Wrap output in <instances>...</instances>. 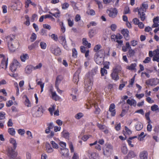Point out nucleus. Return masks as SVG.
I'll return each instance as SVG.
<instances>
[{
  "label": "nucleus",
  "instance_id": "nucleus-1",
  "mask_svg": "<svg viewBox=\"0 0 159 159\" xmlns=\"http://www.w3.org/2000/svg\"><path fill=\"white\" fill-rule=\"evenodd\" d=\"M103 102V98H100L98 96L94 97V99L89 102V104H86L87 108H89V104L93 105L94 106L95 109V110L94 111L95 113L98 114L100 113L101 110L98 107V106H100L101 107H103L102 103Z\"/></svg>",
  "mask_w": 159,
  "mask_h": 159
},
{
  "label": "nucleus",
  "instance_id": "nucleus-2",
  "mask_svg": "<svg viewBox=\"0 0 159 159\" xmlns=\"http://www.w3.org/2000/svg\"><path fill=\"white\" fill-rule=\"evenodd\" d=\"M15 39L14 35L11 34L7 36L6 38V41L8 43V48L10 51L13 52L15 51L16 49L19 47V44L18 41L16 42L15 45L13 44L12 42Z\"/></svg>",
  "mask_w": 159,
  "mask_h": 159
},
{
  "label": "nucleus",
  "instance_id": "nucleus-3",
  "mask_svg": "<svg viewBox=\"0 0 159 159\" xmlns=\"http://www.w3.org/2000/svg\"><path fill=\"white\" fill-rule=\"evenodd\" d=\"M105 55V52L103 49L100 50L95 54L94 59L95 61L97 64L99 65H101L102 64L104 61Z\"/></svg>",
  "mask_w": 159,
  "mask_h": 159
},
{
  "label": "nucleus",
  "instance_id": "nucleus-4",
  "mask_svg": "<svg viewBox=\"0 0 159 159\" xmlns=\"http://www.w3.org/2000/svg\"><path fill=\"white\" fill-rule=\"evenodd\" d=\"M148 8V5L146 2L143 3L138 10V13L139 15L140 18L142 21H143L145 19L146 16L144 12L146 11V10Z\"/></svg>",
  "mask_w": 159,
  "mask_h": 159
},
{
  "label": "nucleus",
  "instance_id": "nucleus-5",
  "mask_svg": "<svg viewBox=\"0 0 159 159\" xmlns=\"http://www.w3.org/2000/svg\"><path fill=\"white\" fill-rule=\"evenodd\" d=\"M93 80L88 79L85 82L84 91L86 93L89 92L92 89L93 84Z\"/></svg>",
  "mask_w": 159,
  "mask_h": 159
},
{
  "label": "nucleus",
  "instance_id": "nucleus-6",
  "mask_svg": "<svg viewBox=\"0 0 159 159\" xmlns=\"http://www.w3.org/2000/svg\"><path fill=\"white\" fill-rule=\"evenodd\" d=\"M113 150V147L110 144H106L103 148V154L104 155L107 156L111 154Z\"/></svg>",
  "mask_w": 159,
  "mask_h": 159
},
{
  "label": "nucleus",
  "instance_id": "nucleus-7",
  "mask_svg": "<svg viewBox=\"0 0 159 159\" xmlns=\"http://www.w3.org/2000/svg\"><path fill=\"white\" fill-rule=\"evenodd\" d=\"M107 13L110 17L115 18L117 16L118 11L116 8H112L108 9L107 11Z\"/></svg>",
  "mask_w": 159,
  "mask_h": 159
},
{
  "label": "nucleus",
  "instance_id": "nucleus-8",
  "mask_svg": "<svg viewBox=\"0 0 159 159\" xmlns=\"http://www.w3.org/2000/svg\"><path fill=\"white\" fill-rule=\"evenodd\" d=\"M87 154L89 159H99V154L95 152H93L90 150L86 151Z\"/></svg>",
  "mask_w": 159,
  "mask_h": 159
},
{
  "label": "nucleus",
  "instance_id": "nucleus-9",
  "mask_svg": "<svg viewBox=\"0 0 159 159\" xmlns=\"http://www.w3.org/2000/svg\"><path fill=\"white\" fill-rule=\"evenodd\" d=\"M8 156L10 159H14L17 156V152L15 151L13 149H9L8 150L7 154ZM16 159H21L20 157H17Z\"/></svg>",
  "mask_w": 159,
  "mask_h": 159
},
{
  "label": "nucleus",
  "instance_id": "nucleus-10",
  "mask_svg": "<svg viewBox=\"0 0 159 159\" xmlns=\"http://www.w3.org/2000/svg\"><path fill=\"white\" fill-rule=\"evenodd\" d=\"M20 63L17 60H14L11 65L10 69L11 71L15 72L17 68L20 67Z\"/></svg>",
  "mask_w": 159,
  "mask_h": 159
},
{
  "label": "nucleus",
  "instance_id": "nucleus-11",
  "mask_svg": "<svg viewBox=\"0 0 159 159\" xmlns=\"http://www.w3.org/2000/svg\"><path fill=\"white\" fill-rule=\"evenodd\" d=\"M120 71L118 67H116L113 69V72L111 74V76L112 79L115 81H117L119 79V76L118 75V73Z\"/></svg>",
  "mask_w": 159,
  "mask_h": 159
},
{
  "label": "nucleus",
  "instance_id": "nucleus-12",
  "mask_svg": "<svg viewBox=\"0 0 159 159\" xmlns=\"http://www.w3.org/2000/svg\"><path fill=\"white\" fill-rule=\"evenodd\" d=\"M35 111H33V114L34 116L39 117L42 114V106L37 107H35Z\"/></svg>",
  "mask_w": 159,
  "mask_h": 159
},
{
  "label": "nucleus",
  "instance_id": "nucleus-13",
  "mask_svg": "<svg viewBox=\"0 0 159 159\" xmlns=\"http://www.w3.org/2000/svg\"><path fill=\"white\" fill-rule=\"evenodd\" d=\"M145 83L148 85L153 86L157 85L159 82L157 79H151L147 80Z\"/></svg>",
  "mask_w": 159,
  "mask_h": 159
},
{
  "label": "nucleus",
  "instance_id": "nucleus-14",
  "mask_svg": "<svg viewBox=\"0 0 159 159\" xmlns=\"http://www.w3.org/2000/svg\"><path fill=\"white\" fill-rule=\"evenodd\" d=\"M59 152L64 157H68L69 156V150L68 148H60Z\"/></svg>",
  "mask_w": 159,
  "mask_h": 159
},
{
  "label": "nucleus",
  "instance_id": "nucleus-15",
  "mask_svg": "<svg viewBox=\"0 0 159 159\" xmlns=\"http://www.w3.org/2000/svg\"><path fill=\"white\" fill-rule=\"evenodd\" d=\"M51 52L52 53L56 56H58L61 54V51L60 49L58 47H55L51 49Z\"/></svg>",
  "mask_w": 159,
  "mask_h": 159
},
{
  "label": "nucleus",
  "instance_id": "nucleus-16",
  "mask_svg": "<svg viewBox=\"0 0 159 159\" xmlns=\"http://www.w3.org/2000/svg\"><path fill=\"white\" fill-rule=\"evenodd\" d=\"M154 55L153 61H159V50L157 49L153 51Z\"/></svg>",
  "mask_w": 159,
  "mask_h": 159
},
{
  "label": "nucleus",
  "instance_id": "nucleus-17",
  "mask_svg": "<svg viewBox=\"0 0 159 159\" xmlns=\"http://www.w3.org/2000/svg\"><path fill=\"white\" fill-rule=\"evenodd\" d=\"M121 34L123 35L126 40H128L129 39V32L127 29H124L121 30Z\"/></svg>",
  "mask_w": 159,
  "mask_h": 159
},
{
  "label": "nucleus",
  "instance_id": "nucleus-18",
  "mask_svg": "<svg viewBox=\"0 0 159 159\" xmlns=\"http://www.w3.org/2000/svg\"><path fill=\"white\" fill-rule=\"evenodd\" d=\"M51 11L52 12H54L55 11H56L55 12L53 13L51 11L49 12V14L52 15L56 18H58L60 16V12L57 9H52L51 10Z\"/></svg>",
  "mask_w": 159,
  "mask_h": 159
},
{
  "label": "nucleus",
  "instance_id": "nucleus-19",
  "mask_svg": "<svg viewBox=\"0 0 159 159\" xmlns=\"http://www.w3.org/2000/svg\"><path fill=\"white\" fill-rule=\"evenodd\" d=\"M46 151L48 153H51L52 152L54 151V149L52 147L49 143L46 142L45 144Z\"/></svg>",
  "mask_w": 159,
  "mask_h": 159
},
{
  "label": "nucleus",
  "instance_id": "nucleus-20",
  "mask_svg": "<svg viewBox=\"0 0 159 159\" xmlns=\"http://www.w3.org/2000/svg\"><path fill=\"white\" fill-rule=\"evenodd\" d=\"M7 58L4 57L2 60L1 66L3 69L7 68L8 65Z\"/></svg>",
  "mask_w": 159,
  "mask_h": 159
},
{
  "label": "nucleus",
  "instance_id": "nucleus-21",
  "mask_svg": "<svg viewBox=\"0 0 159 159\" xmlns=\"http://www.w3.org/2000/svg\"><path fill=\"white\" fill-rule=\"evenodd\" d=\"M139 157L140 159H148V153L146 151H143L140 153Z\"/></svg>",
  "mask_w": 159,
  "mask_h": 159
},
{
  "label": "nucleus",
  "instance_id": "nucleus-22",
  "mask_svg": "<svg viewBox=\"0 0 159 159\" xmlns=\"http://www.w3.org/2000/svg\"><path fill=\"white\" fill-rule=\"evenodd\" d=\"M33 66L32 65H28L25 68V73L27 74H30L32 72V70H34L33 69Z\"/></svg>",
  "mask_w": 159,
  "mask_h": 159
},
{
  "label": "nucleus",
  "instance_id": "nucleus-23",
  "mask_svg": "<svg viewBox=\"0 0 159 159\" xmlns=\"http://www.w3.org/2000/svg\"><path fill=\"white\" fill-rule=\"evenodd\" d=\"M153 24L152 26V28H155L158 27L159 25V17L158 16L154 18L153 19Z\"/></svg>",
  "mask_w": 159,
  "mask_h": 159
},
{
  "label": "nucleus",
  "instance_id": "nucleus-24",
  "mask_svg": "<svg viewBox=\"0 0 159 159\" xmlns=\"http://www.w3.org/2000/svg\"><path fill=\"white\" fill-rule=\"evenodd\" d=\"M23 98H25L24 102L25 105L28 107H30L31 106V103L29 99L27 97V96L25 95L23 96Z\"/></svg>",
  "mask_w": 159,
  "mask_h": 159
},
{
  "label": "nucleus",
  "instance_id": "nucleus-25",
  "mask_svg": "<svg viewBox=\"0 0 159 159\" xmlns=\"http://www.w3.org/2000/svg\"><path fill=\"white\" fill-rule=\"evenodd\" d=\"M20 58L22 61L25 62L26 60L29 59V57L28 54L24 53L21 55Z\"/></svg>",
  "mask_w": 159,
  "mask_h": 159
},
{
  "label": "nucleus",
  "instance_id": "nucleus-26",
  "mask_svg": "<svg viewBox=\"0 0 159 159\" xmlns=\"http://www.w3.org/2000/svg\"><path fill=\"white\" fill-rule=\"evenodd\" d=\"M127 103L128 104L132 106L135 107L136 105V101L134 99H128L127 100Z\"/></svg>",
  "mask_w": 159,
  "mask_h": 159
},
{
  "label": "nucleus",
  "instance_id": "nucleus-27",
  "mask_svg": "<svg viewBox=\"0 0 159 159\" xmlns=\"http://www.w3.org/2000/svg\"><path fill=\"white\" fill-rule=\"evenodd\" d=\"M18 4L20 6V7H21L22 6V3L20 2H15V3L12 2L10 7L12 8L13 9H16L17 8V5Z\"/></svg>",
  "mask_w": 159,
  "mask_h": 159
},
{
  "label": "nucleus",
  "instance_id": "nucleus-28",
  "mask_svg": "<svg viewBox=\"0 0 159 159\" xmlns=\"http://www.w3.org/2000/svg\"><path fill=\"white\" fill-rule=\"evenodd\" d=\"M39 41L37 40L34 43L30 45L28 47V48L29 50H32L34 48H35L36 46H37L39 43Z\"/></svg>",
  "mask_w": 159,
  "mask_h": 159
},
{
  "label": "nucleus",
  "instance_id": "nucleus-29",
  "mask_svg": "<svg viewBox=\"0 0 159 159\" xmlns=\"http://www.w3.org/2000/svg\"><path fill=\"white\" fill-rule=\"evenodd\" d=\"M56 107V105L54 104L51 105L50 107L48 109V111L51 116L53 115V111H54Z\"/></svg>",
  "mask_w": 159,
  "mask_h": 159
},
{
  "label": "nucleus",
  "instance_id": "nucleus-30",
  "mask_svg": "<svg viewBox=\"0 0 159 159\" xmlns=\"http://www.w3.org/2000/svg\"><path fill=\"white\" fill-rule=\"evenodd\" d=\"M59 25L60 26V31L61 33H64L66 31V27L64 23L62 21H60L59 22Z\"/></svg>",
  "mask_w": 159,
  "mask_h": 159
},
{
  "label": "nucleus",
  "instance_id": "nucleus-31",
  "mask_svg": "<svg viewBox=\"0 0 159 159\" xmlns=\"http://www.w3.org/2000/svg\"><path fill=\"white\" fill-rule=\"evenodd\" d=\"M135 128L137 131L141 130L143 128V125L140 122H138L135 125Z\"/></svg>",
  "mask_w": 159,
  "mask_h": 159
},
{
  "label": "nucleus",
  "instance_id": "nucleus-32",
  "mask_svg": "<svg viewBox=\"0 0 159 159\" xmlns=\"http://www.w3.org/2000/svg\"><path fill=\"white\" fill-rule=\"evenodd\" d=\"M63 77L61 75H59L57 76L56 79L55 86H58L59 84L63 80Z\"/></svg>",
  "mask_w": 159,
  "mask_h": 159
},
{
  "label": "nucleus",
  "instance_id": "nucleus-33",
  "mask_svg": "<svg viewBox=\"0 0 159 159\" xmlns=\"http://www.w3.org/2000/svg\"><path fill=\"white\" fill-rule=\"evenodd\" d=\"M7 131L9 134L11 136H14L16 134L15 129L13 128H8Z\"/></svg>",
  "mask_w": 159,
  "mask_h": 159
},
{
  "label": "nucleus",
  "instance_id": "nucleus-34",
  "mask_svg": "<svg viewBox=\"0 0 159 159\" xmlns=\"http://www.w3.org/2000/svg\"><path fill=\"white\" fill-rule=\"evenodd\" d=\"M101 75L102 76H105L104 78L107 79V77L105 76L107 73V70L103 68H101Z\"/></svg>",
  "mask_w": 159,
  "mask_h": 159
},
{
  "label": "nucleus",
  "instance_id": "nucleus-35",
  "mask_svg": "<svg viewBox=\"0 0 159 159\" xmlns=\"http://www.w3.org/2000/svg\"><path fill=\"white\" fill-rule=\"evenodd\" d=\"M52 98L56 101L59 100L61 99V97L57 94L56 92L53 93V94L52 95Z\"/></svg>",
  "mask_w": 159,
  "mask_h": 159
},
{
  "label": "nucleus",
  "instance_id": "nucleus-36",
  "mask_svg": "<svg viewBox=\"0 0 159 159\" xmlns=\"http://www.w3.org/2000/svg\"><path fill=\"white\" fill-rule=\"evenodd\" d=\"M79 72H75L73 76V81L74 83H77L79 81Z\"/></svg>",
  "mask_w": 159,
  "mask_h": 159
},
{
  "label": "nucleus",
  "instance_id": "nucleus-37",
  "mask_svg": "<svg viewBox=\"0 0 159 159\" xmlns=\"http://www.w3.org/2000/svg\"><path fill=\"white\" fill-rule=\"evenodd\" d=\"M137 138V137L136 136H134L132 137H130L127 139V141L129 146L131 147H134V145L132 144V141L131 140Z\"/></svg>",
  "mask_w": 159,
  "mask_h": 159
},
{
  "label": "nucleus",
  "instance_id": "nucleus-38",
  "mask_svg": "<svg viewBox=\"0 0 159 159\" xmlns=\"http://www.w3.org/2000/svg\"><path fill=\"white\" fill-rule=\"evenodd\" d=\"M9 141L10 143L13 145L14 149H15L17 146V143L15 139L14 138H11L10 139Z\"/></svg>",
  "mask_w": 159,
  "mask_h": 159
},
{
  "label": "nucleus",
  "instance_id": "nucleus-39",
  "mask_svg": "<svg viewBox=\"0 0 159 159\" xmlns=\"http://www.w3.org/2000/svg\"><path fill=\"white\" fill-rule=\"evenodd\" d=\"M37 84L40 86L41 88V93L43 91L44 83H43L41 80H40L37 82Z\"/></svg>",
  "mask_w": 159,
  "mask_h": 159
},
{
  "label": "nucleus",
  "instance_id": "nucleus-40",
  "mask_svg": "<svg viewBox=\"0 0 159 159\" xmlns=\"http://www.w3.org/2000/svg\"><path fill=\"white\" fill-rule=\"evenodd\" d=\"M59 39L60 40V42L62 44H64L65 43H66L65 35H63L60 36L59 37Z\"/></svg>",
  "mask_w": 159,
  "mask_h": 159
},
{
  "label": "nucleus",
  "instance_id": "nucleus-41",
  "mask_svg": "<svg viewBox=\"0 0 159 159\" xmlns=\"http://www.w3.org/2000/svg\"><path fill=\"white\" fill-rule=\"evenodd\" d=\"M136 64L135 63L131 64L130 66L126 67V68L129 70H133L135 69Z\"/></svg>",
  "mask_w": 159,
  "mask_h": 159
},
{
  "label": "nucleus",
  "instance_id": "nucleus-42",
  "mask_svg": "<svg viewBox=\"0 0 159 159\" xmlns=\"http://www.w3.org/2000/svg\"><path fill=\"white\" fill-rule=\"evenodd\" d=\"M87 14L90 16H94L95 14V11L92 9H89L86 12Z\"/></svg>",
  "mask_w": 159,
  "mask_h": 159
},
{
  "label": "nucleus",
  "instance_id": "nucleus-43",
  "mask_svg": "<svg viewBox=\"0 0 159 159\" xmlns=\"http://www.w3.org/2000/svg\"><path fill=\"white\" fill-rule=\"evenodd\" d=\"M121 152L123 154H126L128 152L127 148L125 145L122 146L121 148Z\"/></svg>",
  "mask_w": 159,
  "mask_h": 159
},
{
  "label": "nucleus",
  "instance_id": "nucleus-44",
  "mask_svg": "<svg viewBox=\"0 0 159 159\" xmlns=\"http://www.w3.org/2000/svg\"><path fill=\"white\" fill-rule=\"evenodd\" d=\"M68 144L70 149V152L71 153H74L75 152L74 148L73 147L72 143L71 142H69L68 143Z\"/></svg>",
  "mask_w": 159,
  "mask_h": 159
},
{
  "label": "nucleus",
  "instance_id": "nucleus-45",
  "mask_svg": "<svg viewBox=\"0 0 159 159\" xmlns=\"http://www.w3.org/2000/svg\"><path fill=\"white\" fill-rule=\"evenodd\" d=\"M61 134L62 136L66 139H68L69 137V133L66 130H63L61 133Z\"/></svg>",
  "mask_w": 159,
  "mask_h": 159
},
{
  "label": "nucleus",
  "instance_id": "nucleus-46",
  "mask_svg": "<svg viewBox=\"0 0 159 159\" xmlns=\"http://www.w3.org/2000/svg\"><path fill=\"white\" fill-rule=\"evenodd\" d=\"M82 41L83 45L85 46L87 45L88 48H90L91 47V44L90 43H88V42L87 41L86 39L83 38L82 39Z\"/></svg>",
  "mask_w": 159,
  "mask_h": 159
},
{
  "label": "nucleus",
  "instance_id": "nucleus-47",
  "mask_svg": "<svg viewBox=\"0 0 159 159\" xmlns=\"http://www.w3.org/2000/svg\"><path fill=\"white\" fill-rule=\"evenodd\" d=\"M42 64L41 63H39L35 66H33V69L34 70H40L42 67Z\"/></svg>",
  "mask_w": 159,
  "mask_h": 159
},
{
  "label": "nucleus",
  "instance_id": "nucleus-48",
  "mask_svg": "<svg viewBox=\"0 0 159 159\" xmlns=\"http://www.w3.org/2000/svg\"><path fill=\"white\" fill-rule=\"evenodd\" d=\"M61 8L62 9L66 10L67 9L69 6V4L67 2H65L61 5Z\"/></svg>",
  "mask_w": 159,
  "mask_h": 159
},
{
  "label": "nucleus",
  "instance_id": "nucleus-49",
  "mask_svg": "<svg viewBox=\"0 0 159 159\" xmlns=\"http://www.w3.org/2000/svg\"><path fill=\"white\" fill-rule=\"evenodd\" d=\"M95 34V31L93 30H90L89 32V35L90 38L93 37Z\"/></svg>",
  "mask_w": 159,
  "mask_h": 159
},
{
  "label": "nucleus",
  "instance_id": "nucleus-50",
  "mask_svg": "<svg viewBox=\"0 0 159 159\" xmlns=\"http://www.w3.org/2000/svg\"><path fill=\"white\" fill-rule=\"evenodd\" d=\"M128 53L130 57H133L134 55L135 52L134 50L131 48L129 50Z\"/></svg>",
  "mask_w": 159,
  "mask_h": 159
},
{
  "label": "nucleus",
  "instance_id": "nucleus-51",
  "mask_svg": "<svg viewBox=\"0 0 159 159\" xmlns=\"http://www.w3.org/2000/svg\"><path fill=\"white\" fill-rule=\"evenodd\" d=\"M18 133L21 136H23L25 133V130L24 129H20L17 130Z\"/></svg>",
  "mask_w": 159,
  "mask_h": 159
},
{
  "label": "nucleus",
  "instance_id": "nucleus-52",
  "mask_svg": "<svg viewBox=\"0 0 159 159\" xmlns=\"http://www.w3.org/2000/svg\"><path fill=\"white\" fill-rule=\"evenodd\" d=\"M50 143L52 144L53 148L58 149L59 148L58 145L54 141H51Z\"/></svg>",
  "mask_w": 159,
  "mask_h": 159
},
{
  "label": "nucleus",
  "instance_id": "nucleus-53",
  "mask_svg": "<svg viewBox=\"0 0 159 159\" xmlns=\"http://www.w3.org/2000/svg\"><path fill=\"white\" fill-rule=\"evenodd\" d=\"M40 46L41 49H45L47 47L46 43L44 42H41L40 43Z\"/></svg>",
  "mask_w": 159,
  "mask_h": 159
},
{
  "label": "nucleus",
  "instance_id": "nucleus-54",
  "mask_svg": "<svg viewBox=\"0 0 159 159\" xmlns=\"http://www.w3.org/2000/svg\"><path fill=\"white\" fill-rule=\"evenodd\" d=\"M151 109L152 111H155L159 110V107L156 104L152 106L151 107Z\"/></svg>",
  "mask_w": 159,
  "mask_h": 159
},
{
  "label": "nucleus",
  "instance_id": "nucleus-55",
  "mask_svg": "<svg viewBox=\"0 0 159 159\" xmlns=\"http://www.w3.org/2000/svg\"><path fill=\"white\" fill-rule=\"evenodd\" d=\"M72 56L73 57L76 58L77 57L78 53L75 48H73L72 50Z\"/></svg>",
  "mask_w": 159,
  "mask_h": 159
},
{
  "label": "nucleus",
  "instance_id": "nucleus-56",
  "mask_svg": "<svg viewBox=\"0 0 159 159\" xmlns=\"http://www.w3.org/2000/svg\"><path fill=\"white\" fill-rule=\"evenodd\" d=\"M84 116L83 113L81 112H80L76 114L75 116V117L77 119L79 120L81 118Z\"/></svg>",
  "mask_w": 159,
  "mask_h": 159
},
{
  "label": "nucleus",
  "instance_id": "nucleus-57",
  "mask_svg": "<svg viewBox=\"0 0 159 159\" xmlns=\"http://www.w3.org/2000/svg\"><path fill=\"white\" fill-rule=\"evenodd\" d=\"M131 45L133 47H135L138 43V41L136 40H131L130 42Z\"/></svg>",
  "mask_w": 159,
  "mask_h": 159
},
{
  "label": "nucleus",
  "instance_id": "nucleus-58",
  "mask_svg": "<svg viewBox=\"0 0 159 159\" xmlns=\"http://www.w3.org/2000/svg\"><path fill=\"white\" fill-rule=\"evenodd\" d=\"M36 38L37 35L36 34L34 33H33L30 38L31 41V42H34L36 39Z\"/></svg>",
  "mask_w": 159,
  "mask_h": 159
},
{
  "label": "nucleus",
  "instance_id": "nucleus-59",
  "mask_svg": "<svg viewBox=\"0 0 159 159\" xmlns=\"http://www.w3.org/2000/svg\"><path fill=\"white\" fill-rule=\"evenodd\" d=\"M151 122H148V125L147 126V130L149 132H151L152 129V126L151 125Z\"/></svg>",
  "mask_w": 159,
  "mask_h": 159
},
{
  "label": "nucleus",
  "instance_id": "nucleus-60",
  "mask_svg": "<svg viewBox=\"0 0 159 159\" xmlns=\"http://www.w3.org/2000/svg\"><path fill=\"white\" fill-rule=\"evenodd\" d=\"M91 137L92 136L90 135H85L82 137V139L84 141H86L89 138Z\"/></svg>",
  "mask_w": 159,
  "mask_h": 159
},
{
  "label": "nucleus",
  "instance_id": "nucleus-61",
  "mask_svg": "<svg viewBox=\"0 0 159 159\" xmlns=\"http://www.w3.org/2000/svg\"><path fill=\"white\" fill-rule=\"evenodd\" d=\"M59 144L62 148H66V143L61 141L59 142Z\"/></svg>",
  "mask_w": 159,
  "mask_h": 159
},
{
  "label": "nucleus",
  "instance_id": "nucleus-62",
  "mask_svg": "<svg viewBox=\"0 0 159 159\" xmlns=\"http://www.w3.org/2000/svg\"><path fill=\"white\" fill-rule=\"evenodd\" d=\"M129 156L131 158H134L137 155L134 151H131L129 152L128 154Z\"/></svg>",
  "mask_w": 159,
  "mask_h": 159
},
{
  "label": "nucleus",
  "instance_id": "nucleus-63",
  "mask_svg": "<svg viewBox=\"0 0 159 159\" xmlns=\"http://www.w3.org/2000/svg\"><path fill=\"white\" fill-rule=\"evenodd\" d=\"M153 130L156 134H158L159 133V125L155 126Z\"/></svg>",
  "mask_w": 159,
  "mask_h": 159
},
{
  "label": "nucleus",
  "instance_id": "nucleus-64",
  "mask_svg": "<svg viewBox=\"0 0 159 159\" xmlns=\"http://www.w3.org/2000/svg\"><path fill=\"white\" fill-rule=\"evenodd\" d=\"M72 159H80L79 154L77 152H74L72 157Z\"/></svg>",
  "mask_w": 159,
  "mask_h": 159
}]
</instances>
